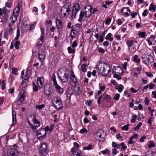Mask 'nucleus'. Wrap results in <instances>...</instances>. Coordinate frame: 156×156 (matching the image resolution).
Returning <instances> with one entry per match:
<instances>
[{"mask_svg": "<svg viewBox=\"0 0 156 156\" xmlns=\"http://www.w3.org/2000/svg\"><path fill=\"white\" fill-rule=\"evenodd\" d=\"M149 100H148V98L146 97L145 98V100L144 101V103L146 105H147L149 104Z\"/></svg>", "mask_w": 156, "mask_h": 156, "instance_id": "obj_50", "label": "nucleus"}, {"mask_svg": "<svg viewBox=\"0 0 156 156\" xmlns=\"http://www.w3.org/2000/svg\"><path fill=\"white\" fill-rule=\"evenodd\" d=\"M56 23L57 28L60 29L62 27V24L61 20H57Z\"/></svg>", "mask_w": 156, "mask_h": 156, "instance_id": "obj_27", "label": "nucleus"}, {"mask_svg": "<svg viewBox=\"0 0 156 156\" xmlns=\"http://www.w3.org/2000/svg\"><path fill=\"white\" fill-rule=\"evenodd\" d=\"M27 25L26 20H23L21 23V27L22 29L26 27Z\"/></svg>", "mask_w": 156, "mask_h": 156, "instance_id": "obj_37", "label": "nucleus"}, {"mask_svg": "<svg viewBox=\"0 0 156 156\" xmlns=\"http://www.w3.org/2000/svg\"><path fill=\"white\" fill-rule=\"evenodd\" d=\"M113 77L115 78H117L118 80H120L122 79V77L120 76L119 75L117 74H115L113 75Z\"/></svg>", "mask_w": 156, "mask_h": 156, "instance_id": "obj_47", "label": "nucleus"}, {"mask_svg": "<svg viewBox=\"0 0 156 156\" xmlns=\"http://www.w3.org/2000/svg\"><path fill=\"white\" fill-rule=\"evenodd\" d=\"M41 40L42 41V43L43 42L44 36V28L41 27Z\"/></svg>", "mask_w": 156, "mask_h": 156, "instance_id": "obj_22", "label": "nucleus"}, {"mask_svg": "<svg viewBox=\"0 0 156 156\" xmlns=\"http://www.w3.org/2000/svg\"><path fill=\"white\" fill-rule=\"evenodd\" d=\"M47 148L46 143H43L41 144L39 151L41 156H43L45 154Z\"/></svg>", "mask_w": 156, "mask_h": 156, "instance_id": "obj_9", "label": "nucleus"}, {"mask_svg": "<svg viewBox=\"0 0 156 156\" xmlns=\"http://www.w3.org/2000/svg\"><path fill=\"white\" fill-rule=\"evenodd\" d=\"M109 151L107 149H105V150L102 151V154H106L109 153Z\"/></svg>", "mask_w": 156, "mask_h": 156, "instance_id": "obj_55", "label": "nucleus"}, {"mask_svg": "<svg viewBox=\"0 0 156 156\" xmlns=\"http://www.w3.org/2000/svg\"><path fill=\"white\" fill-rule=\"evenodd\" d=\"M104 136L105 133L102 130H101L97 132L96 136L99 142H103L105 140Z\"/></svg>", "mask_w": 156, "mask_h": 156, "instance_id": "obj_7", "label": "nucleus"}, {"mask_svg": "<svg viewBox=\"0 0 156 156\" xmlns=\"http://www.w3.org/2000/svg\"><path fill=\"white\" fill-rule=\"evenodd\" d=\"M93 100H89V101H88L87 100H86L85 101L86 104V105L90 106L92 102L93 101Z\"/></svg>", "mask_w": 156, "mask_h": 156, "instance_id": "obj_43", "label": "nucleus"}, {"mask_svg": "<svg viewBox=\"0 0 156 156\" xmlns=\"http://www.w3.org/2000/svg\"><path fill=\"white\" fill-rule=\"evenodd\" d=\"M12 126L15 125L16 123V112L14 111H12Z\"/></svg>", "mask_w": 156, "mask_h": 156, "instance_id": "obj_18", "label": "nucleus"}, {"mask_svg": "<svg viewBox=\"0 0 156 156\" xmlns=\"http://www.w3.org/2000/svg\"><path fill=\"white\" fill-rule=\"evenodd\" d=\"M9 93L10 94H12L14 92V88H12L9 89L8 90Z\"/></svg>", "mask_w": 156, "mask_h": 156, "instance_id": "obj_62", "label": "nucleus"}, {"mask_svg": "<svg viewBox=\"0 0 156 156\" xmlns=\"http://www.w3.org/2000/svg\"><path fill=\"white\" fill-rule=\"evenodd\" d=\"M71 83L73 86H75L77 83L76 78L73 73V72L72 70L70 74Z\"/></svg>", "mask_w": 156, "mask_h": 156, "instance_id": "obj_11", "label": "nucleus"}, {"mask_svg": "<svg viewBox=\"0 0 156 156\" xmlns=\"http://www.w3.org/2000/svg\"><path fill=\"white\" fill-rule=\"evenodd\" d=\"M38 57L39 60L41 62L43 61L44 60V58L45 57L44 54L43 53H39L38 55Z\"/></svg>", "mask_w": 156, "mask_h": 156, "instance_id": "obj_25", "label": "nucleus"}, {"mask_svg": "<svg viewBox=\"0 0 156 156\" xmlns=\"http://www.w3.org/2000/svg\"><path fill=\"white\" fill-rule=\"evenodd\" d=\"M24 90L23 89H21L20 91V95L18 100L17 101L18 104L19 105H21L23 103L25 99L24 94Z\"/></svg>", "mask_w": 156, "mask_h": 156, "instance_id": "obj_8", "label": "nucleus"}, {"mask_svg": "<svg viewBox=\"0 0 156 156\" xmlns=\"http://www.w3.org/2000/svg\"><path fill=\"white\" fill-rule=\"evenodd\" d=\"M73 156H82L81 151L77 148L73 147L71 149Z\"/></svg>", "mask_w": 156, "mask_h": 156, "instance_id": "obj_12", "label": "nucleus"}, {"mask_svg": "<svg viewBox=\"0 0 156 156\" xmlns=\"http://www.w3.org/2000/svg\"><path fill=\"white\" fill-rule=\"evenodd\" d=\"M128 49L129 53H133L136 52L137 50L136 45L133 46L129 47H128Z\"/></svg>", "mask_w": 156, "mask_h": 156, "instance_id": "obj_20", "label": "nucleus"}, {"mask_svg": "<svg viewBox=\"0 0 156 156\" xmlns=\"http://www.w3.org/2000/svg\"><path fill=\"white\" fill-rule=\"evenodd\" d=\"M123 86L122 84H120L119 86L117 85L115 87V89L117 90L119 93H121L123 90Z\"/></svg>", "mask_w": 156, "mask_h": 156, "instance_id": "obj_26", "label": "nucleus"}, {"mask_svg": "<svg viewBox=\"0 0 156 156\" xmlns=\"http://www.w3.org/2000/svg\"><path fill=\"white\" fill-rule=\"evenodd\" d=\"M46 133L44 129H42L40 132L37 133V135L38 139L40 140H42L46 136Z\"/></svg>", "mask_w": 156, "mask_h": 156, "instance_id": "obj_15", "label": "nucleus"}, {"mask_svg": "<svg viewBox=\"0 0 156 156\" xmlns=\"http://www.w3.org/2000/svg\"><path fill=\"white\" fill-rule=\"evenodd\" d=\"M56 90L60 93L62 94L64 91L63 89L57 84L55 85Z\"/></svg>", "mask_w": 156, "mask_h": 156, "instance_id": "obj_23", "label": "nucleus"}, {"mask_svg": "<svg viewBox=\"0 0 156 156\" xmlns=\"http://www.w3.org/2000/svg\"><path fill=\"white\" fill-rule=\"evenodd\" d=\"M80 9V5L77 3H75L73 7L71 15V18L72 19L75 18L77 12L79 11Z\"/></svg>", "mask_w": 156, "mask_h": 156, "instance_id": "obj_4", "label": "nucleus"}, {"mask_svg": "<svg viewBox=\"0 0 156 156\" xmlns=\"http://www.w3.org/2000/svg\"><path fill=\"white\" fill-rule=\"evenodd\" d=\"M20 44V42L19 41H16L15 43H14V45L15 48L16 49H18L19 48V46Z\"/></svg>", "mask_w": 156, "mask_h": 156, "instance_id": "obj_36", "label": "nucleus"}, {"mask_svg": "<svg viewBox=\"0 0 156 156\" xmlns=\"http://www.w3.org/2000/svg\"><path fill=\"white\" fill-rule=\"evenodd\" d=\"M96 69L98 73L103 76L108 75L111 70L109 65L104 62H99Z\"/></svg>", "mask_w": 156, "mask_h": 156, "instance_id": "obj_1", "label": "nucleus"}, {"mask_svg": "<svg viewBox=\"0 0 156 156\" xmlns=\"http://www.w3.org/2000/svg\"><path fill=\"white\" fill-rule=\"evenodd\" d=\"M152 119H153L152 117H150L147 121V123L149 124L150 125H151V121L152 120Z\"/></svg>", "mask_w": 156, "mask_h": 156, "instance_id": "obj_53", "label": "nucleus"}, {"mask_svg": "<svg viewBox=\"0 0 156 156\" xmlns=\"http://www.w3.org/2000/svg\"><path fill=\"white\" fill-rule=\"evenodd\" d=\"M139 36L141 38H144L145 35V33L144 32H139L138 33Z\"/></svg>", "mask_w": 156, "mask_h": 156, "instance_id": "obj_41", "label": "nucleus"}, {"mask_svg": "<svg viewBox=\"0 0 156 156\" xmlns=\"http://www.w3.org/2000/svg\"><path fill=\"white\" fill-rule=\"evenodd\" d=\"M155 146L154 143L152 141H150L149 145H148V148H151L152 147H153Z\"/></svg>", "mask_w": 156, "mask_h": 156, "instance_id": "obj_40", "label": "nucleus"}, {"mask_svg": "<svg viewBox=\"0 0 156 156\" xmlns=\"http://www.w3.org/2000/svg\"><path fill=\"white\" fill-rule=\"evenodd\" d=\"M84 16H85V13L83 11H81L80 15V17L79 20H82Z\"/></svg>", "mask_w": 156, "mask_h": 156, "instance_id": "obj_46", "label": "nucleus"}, {"mask_svg": "<svg viewBox=\"0 0 156 156\" xmlns=\"http://www.w3.org/2000/svg\"><path fill=\"white\" fill-rule=\"evenodd\" d=\"M109 44V42L106 41H104L103 43L104 46L106 47L108 46Z\"/></svg>", "mask_w": 156, "mask_h": 156, "instance_id": "obj_56", "label": "nucleus"}, {"mask_svg": "<svg viewBox=\"0 0 156 156\" xmlns=\"http://www.w3.org/2000/svg\"><path fill=\"white\" fill-rule=\"evenodd\" d=\"M58 76L59 79L62 83H65L68 80L69 73L67 70H65L62 69L59 70Z\"/></svg>", "mask_w": 156, "mask_h": 156, "instance_id": "obj_2", "label": "nucleus"}, {"mask_svg": "<svg viewBox=\"0 0 156 156\" xmlns=\"http://www.w3.org/2000/svg\"><path fill=\"white\" fill-rule=\"evenodd\" d=\"M148 85L149 88L150 89H152L154 88L155 87V85L152 83H151Z\"/></svg>", "mask_w": 156, "mask_h": 156, "instance_id": "obj_49", "label": "nucleus"}, {"mask_svg": "<svg viewBox=\"0 0 156 156\" xmlns=\"http://www.w3.org/2000/svg\"><path fill=\"white\" fill-rule=\"evenodd\" d=\"M51 79L52 80L53 82V83L54 85L57 84V82L56 80L55 75V74H53L52 75Z\"/></svg>", "mask_w": 156, "mask_h": 156, "instance_id": "obj_31", "label": "nucleus"}, {"mask_svg": "<svg viewBox=\"0 0 156 156\" xmlns=\"http://www.w3.org/2000/svg\"><path fill=\"white\" fill-rule=\"evenodd\" d=\"M76 33L77 32L74 29H72L70 33L71 37L72 38L75 37V35L76 34Z\"/></svg>", "mask_w": 156, "mask_h": 156, "instance_id": "obj_28", "label": "nucleus"}, {"mask_svg": "<svg viewBox=\"0 0 156 156\" xmlns=\"http://www.w3.org/2000/svg\"><path fill=\"white\" fill-rule=\"evenodd\" d=\"M115 37L119 41L121 40L120 36L119 34H116L115 35Z\"/></svg>", "mask_w": 156, "mask_h": 156, "instance_id": "obj_64", "label": "nucleus"}, {"mask_svg": "<svg viewBox=\"0 0 156 156\" xmlns=\"http://www.w3.org/2000/svg\"><path fill=\"white\" fill-rule=\"evenodd\" d=\"M122 13L123 15H125V16H127L130 13L129 10L128 8H124L122 9Z\"/></svg>", "mask_w": 156, "mask_h": 156, "instance_id": "obj_19", "label": "nucleus"}, {"mask_svg": "<svg viewBox=\"0 0 156 156\" xmlns=\"http://www.w3.org/2000/svg\"><path fill=\"white\" fill-rule=\"evenodd\" d=\"M44 82V79L43 77H38L37 78V84L40 88H42L43 84Z\"/></svg>", "mask_w": 156, "mask_h": 156, "instance_id": "obj_17", "label": "nucleus"}, {"mask_svg": "<svg viewBox=\"0 0 156 156\" xmlns=\"http://www.w3.org/2000/svg\"><path fill=\"white\" fill-rule=\"evenodd\" d=\"M72 48L71 47H69L68 48V51L69 53H75V49Z\"/></svg>", "mask_w": 156, "mask_h": 156, "instance_id": "obj_29", "label": "nucleus"}, {"mask_svg": "<svg viewBox=\"0 0 156 156\" xmlns=\"http://www.w3.org/2000/svg\"><path fill=\"white\" fill-rule=\"evenodd\" d=\"M112 35V34L111 33H108L106 36L105 37V38L106 40H108L111 37Z\"/></svg>", "mask_w": 156, "mask_h": 156, "instance_id": "obj_61", "label": "nucleus"}, {"mask_svg": "<svg viewBox=\"0 0 156 156\" xmlns=\"http://www.w3.org/2000/svg\"><path fill=\"white\" fill-rule=\"evenodd\" d=\"M30 71L28 70L26 72L25 75H26V76H27L30 77Z\"/></svg>", "mask_w": 156, "mask_h": 156, "instance_id": "obj_58", "label": "nucleus"}, {"mask_svg": "<svg viewBox=\"0 0 156 156\" xmlns=\"http://www.w3.org/2000/svg\"><path fill=\"white\" fill-rule=\"evenodd\" d=\"M147 61L148 64L151 63L152 62V57L151 55H149V57L147 58Z\"/></svg>", "mask_w": 156, "mask_h": 156, "instance_id": "obj_33", "label": "nucleus"}, {"mask_svg": "<svg viewBox=\"0 0 156 156\" xmlns=\"http://www.w3.org/2000/svg\"><path fill=\"white\" fill-rule=\"evenodd\" d=\"M148 11L147 9H145L142 13V16H146L147 14Z\"/></svg>", "mask_w": 156, "mask_h": 156, "instance_id": "obj_57", "label": "nucleus"}, {"mask_svg": "<svg viewBox=\"0 0 156 156\" xmlns=\"http://www.w3.org/2000/svg\"><path fill=\"white\" fill-rule=\"evenodd\" d=\"M77 43L76 42V41H74L73 42V43L72 44V45H71V47L73 48L76 47V46H77Z\"/></svg>", "mask_w": 156, "mask_h": 156, "instance_id": "obj_48", "label": "nucleus"}, {"mask_svg": "<svg viewBox=\"0 0 156 156\" xmlns=\"http://www.w3.org/2000/svg\"><path fill=\"white\" fill-rule=\"evenodd\" d=\"M85 9V16L86 18L89 17L91 14L93 7L91 5H87L86 6Z\"/></svg>", "mask_w": 156, "mask_h": 156, "instance_id": "obj_10", "label": "nucleus"}, {"mask_svg": "<svg viewBox=\"0 0 156 156\" xmlns=\"http://www.w3.org/2000/svg\"><path fill=\"white\" fill-rule=\"evenodd\" d=\"M44 93L47 95L51 94L53 92L52 87L49 85H46L44 88Z\"/></svg>", "mask_w": 156, "mask_h": 156, "instance_id": "obj_13", "label": "nucleus"}, {"mask_svg": "<svg viewBox=\"0 0 156 156\" xmlns=\"http://www.w3.org/2000/svg\"><path fill=\"white\" fill-rule=\"evenodd\" d=\"M71 4L70 3L66 4L62 8L61 12L62 15L63 14L64 17H67L70 12Z\"/></svg>", "mask_w": 156, "mask_h": 156, "instance_id": "obj_3", "label": "nucleus"}, {"mask_svg": "<svg viewBox=\"0 0 156 156\" xmlns=\"http://www.w3.org/2000/svg\"><path fill=\"white\" fill-rule=\"evenodd\" d=\"M21 85L23 87H26L27 86V84L26 82L22 81L21 83Z\"/></svg>", "mask_w": 156, "mask_h": 156, "instance_id": "obj_52", "label": "nucleus"}, {"mask_svg": "<svg viewBox=\"0 0 156 156\" xmlns=\"http://www.w3.org/2000/svg\"><path fill=\"white\" fill-rule=\"evenodd\" d=\"M45 105L42 104L39 105H37L36 106V108L39 110L45 107Z\"/></svg>", "mask_w": 156, "mask_h": 156, "instance_id": "obj_38", "label": "nucleus"}, {"mask_svg": "<svg viewBox=\"0 0 156 156\" xmlns=\"http://www.w3.org/2000/svg\"><path fill=\"white\" fill-rule=\"evenodd\" d=\"M151 6L152 8L153 12H154L156 9V5H154L153 3H151Z\"/></svg>", "mask_w": 156, "mask_h": 156, "instance_id": "obj_51", "label": "nucleus"}, {"mask_svg": "<svg viewBox=\"0 0 156 156\" xmlns=\"http://www.w3.org/2000/svg\"><path fill=\"white\" fill-rule=\"evenodd\" d=\"M9 12V11L5 7L3 8L2 9L0 8V16L3 14V17L4 19L7 20L9 18L8 15Z\"/></svg>", "mask_w": 156, "mask_h": 156, "instance_id": "obj_6", "label": "nucleus"}, {"mask_svg": "<svg viewBox=\"0 0 156 156\" xmlns=\"http://www.w3.org/2000/svg\"><path fill=\"white\" fill-rule=\"evenodd\" d=\"M120 94H116L113 97V99L115 100H118L119 98Z\"/></svg>", "mask_w": 156, "mask_h": 156, "instance_id": "obj_45", "label": "nucleus"}, {"mask_svg": "<svg viewBox=\"0 0 156 156\" xmlns=\"http://www.w3.org/2000/svg\"><path fill=\"white\" fill-rule=\"evenodd\" d=\"M111 96L105 94V95L103 98V99L104 100H107L109 102L111 100Z\"/></svg>", "mask_w": 156, "mask_h": 156, "instance_id": "obj_24", "label": "nucleus"}, {"mask_svg": "<svg viewBox=\"0 0 156 156\" xmlns=\"http://www.w3.org/2000/svg\"><path fill=\"white\" fill-rule=\"evenodd\" d=\"M87 66V64L85 63H83V65H82L81 67L82 71L83 72H86L87 71L86 67Z\"/></svg>", "mask_w": 156, "mask_h": 156, "instance_id": "obj_34", "label": "nucleus"}, {"mask_svg": "<svg viewBox=\"0 0 156 156\" xmlns=\"http://www.w3.org/2000/svg\"><path fill=\"white\" fill-rule=\"evenodd\" d=\"M34 123L35 124H37L38 125V126H37L36 127H37L39 126L40 125V122L38 121L35 117L33 118Z\"/></svg>", "mask_w": 156, "mask_h": 156, "instance_id": "obj_35", "label": "nucleus"}, {"mask_svg": "<svg viewBox=\"0 0 156 156\" xmlns=\"http://www.w3.org/2000/svg\"><path fill=\"white\" fill-rule=\"evenodd\" d=\"M137 15V13L136 12H135L132 13L131 14V16L133 18H134L135 16Z\"/></svg>", "mask_w": 156, "mask_h": 156, "instance_id": "obj_54", "label": "nucleus"}, {"mask_svg": "<svg viewBox=\"0 0 156 156\" xmlns=\"http://www.w3.org/2000/svg\"><path fill=\"white\" fill-rule=\"evenodd\" d=\"M142 125V123L141 122H140L138 123V125H137L136 126V127H134L133 129H134L136 131L138 129H140V126Z\"/></svg>", "mask_w": 156, "mask_h": 156, "instance_id": "obj_39", "label": "nucleus"}, {"mask_svg": "<svg viewBox=\"0 0 156 156\" xmlns=\"http://www.w3.org/2000/svg\"><path fill=\"white\" fill-rule=\"evenodd\" d=\"M138 56L137 55H135L133 58V60L135 62L137 63H139L140 62V59L138 58Z\"/></svg>", "mask_w": 156, "mask_h": 156, "instance_id": "obj_32", "label": "nucleus"}, {"mask_svg": "<svg viewBox=\"0 0 156 156\" xmlns=\"http://www.w3.org/2000/svg\"><path fill=\"white\" fill-rule=\"evenodd\" d=\"M20 11V9L15 8L13 11L12 15L10 17L9 20H12L14 18V20H17Z\"/></svg>", "mask_w": 156, "mask_h": 156, "instance_id": "obj_14", "label": "nucleus"}, {"mask_svg": "<svg viewBox=\"0 0 156 156\" xmlns=\"http://www.w3.org/2000/svg\"><path fill=\"white\" fill-rule=\"evenodd\" d=\"M126 44L128 47L136 45L134 44V41L133 40H128L127 41Z\"/></svg>", "mask_w": 156, "mask_h": 156, "instance_id": "obj_21", "label": "nucleus"}, {"mask_svg": "<svg viewBox=\"0 0 156 156\" xmlns=\"http://www.w3.org/2000/svg\"><path fill=\"white\" fill-rule=\"evenodd\" d=\"M87 132L88 130L86 128L80 129V133L82 134H83L85 133H87Z\"/></svg>", "mask_w": 156, "mask_h": 156, "instance_id": "obj_42", "label": "nucleus"}, {"mask_svg": "<svg viewBox=\"0 0 156 156\" xmlns=\"http://www.w3.org/2000/svg\"><path fill=\"white\" fill-rule=\"evenodd\" d=\"M15 22L13 20H12L10 23H9L8 24V26L9 27H11L15 23Z\"/></svg>", "mask_w": 156, "mask_h": 156, "instance_id": "obj_63", "label": "nucleus"}, {"mask_svg": "<svg viewBox=\"0 0 156 156\" xmlns=\"http://www.w3.org/2000/svg\"><path fill=\"white\" fill-rule=\"evenodd\" d=\"M146 138V136H144L143 137H142L140 139L139 141L141 142H143L144 141V140Z\"/></svg>", "mask_w": 156, "mask_h": 156, "instance_id": "obj_60", "label": "nucleus"}, {"mask_svg": "<svg viewBox=\"0 0 156 156\" xmlns=\"http://www.w3.org/2000/svg\"><path fill=\"white\" fill-rule=\"evenodd\" d=\"M122 130H125L126 131H127L128 129V127L127 125H125L124 126H122Z\"/></svg>", "mask_w": 156, "mask_h": 156, "instance_id": "obj_59", "label": "nucleus"}, {"mask_svg": "<svg viewBox=\"0 0 156 156\" xmlns=\"http://www.w3.org/2000/svg\"><path fill=\"white\" fill-rule=\"evenodd\" d=\"M120 145L122 147L121 149L122 151H124L127 147L126 146L124 145V144L123 143H121L120 144Z\"/></svg>", "mask_w": 156, "mask_h": 156, "instance_id": "obj_44", "label": "nucleus"}, {"mask_svg": "<svg viewBox=\"0 0 156 156\" xmlns=\"http://www.w3.org/2000/svg\"><path fill=\"white\" fill-rule=\"evenodd\" d=\"M18 152V151L14 149H9L8 151L7 155L8 156H15Z\"/></svg>", "mask_w": 156, "mask_h": 156, "instance_id": "obj_16", "label": "nucleus"}, {"mask_svg": "<svg viewBox=\"0 0 156 156\" xmlns=\"http://www.w3.org/2000/svg\"><path fill=\"white\" fill-rule=\"evenodd\" d=\"M94 148L92 147V145L90 144H89L87 146L85 147H83V150H90Z\"/></svg>", "mask_w": 156, "mask_h": 156, "instance_id": "obj_30", "label": "nucleus"}, {"mask_svg": "<svg viewBox=\"0 0 156 156\" xmlns=\"http://www.w3.org/2000/svg\"><path fill=\"white\" fill-rule=\"evenodd\" d=\"M55 103L53 105L58 110H61L62 108L63 104L60 98L57 97Z\"/></svg>", "mask_w": 156, "mask_h": 156, "instance_id": "obj_5", "label": "nucleus"}]
</instances>
